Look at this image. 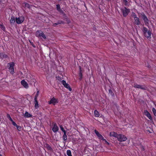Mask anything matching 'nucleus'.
Segmentation results:
<instances>
[{
  "mask_svg": "<svg viewBox=\"0 0 156 156\" xmlns=\"http://www.w3.org/2000/svg\"><path fill=\"white\" fill-rule=\"evenodd\" d=\"M24 4H25V7H27L28 8H30V5L28 3L26 2H24Z\"/></svg>",
  "mask_w": 156,
  "mask_h": 156,
  "instance_id": "30",
  "label": "nucleus"
},
{
  "mask_svg": "<svg viewBox=\"0 0 156 156\" xmlns=\"http://www.w3.org/2000/svg\"><path fill=\"white\" fill-rule=\"evenodd\" d=\"M121 10L123 16L124 17L127 16L129 13L130 12V9H127L126 7H125L121 9Z\"/></svg>",
  "mask_w": 156,
  "mask_h": 156,
  "instance_id": "2",
  "label": "nucleus"
},
{
  "mask_svg": "<svg viewBox=\"0 0 156 156\" xmlns=\"http://www.w3.org/2000/svg\"><path fill=\"white\" fill-rule=\"evenodd\" d=\"M118 135L114 131L111 132L110 133V136H114L117 138Z\"/></svg>",
  "mask_w": 156,
  "mask_h": 156,
  "instance_id": "18",
  "label": "nucleus"
},
{
  "mask_svg": "<svg viewBox=\"0 0 156 156\" xmlns=\"http://www.w3.org/2000/svg\"><path fill=\"white\" fill-rule=\"evenodd\" d=\"M63 21L62 20H59L57 23H55L53 24L52 26L53 27H56L57 25L58 24L63 23Z\"/></svg>",
  "mask_w": 156,
  "mask_h": 156,
  "instance_id": "19",
  "label": "nucleus"
},
{
  "mask_svg": "<svg viewBox=\"0 0 156 156\" xmlns=\"http://www.w3.org/2000/svg\"><path fill=\"white\" fill-rule=\"evenodd\" d=\"M58 98H56L55 97H53L51 98L50 100L48 101L49 104H52L54 105H55L56 104L58 103Z\"/></svg>",
  "mask_w": 156,
  "mask_h": 156,
  "instance_id": "8",
  "label": "nucleus"
},
{
  "mask_svg": "<svg viewBox=\"0 0 156 156\" xmlns=\"http://www.w3.org/2000/svg\"><path fill=\"white\" fill-rule=\"evenodd\" d=\"M45 147L47 148L48 151L51 152L53 151V149L49 144H45Z\"/></svg>",
  "mask_w": 156,
  "mask_h": 156,
  "instance_id": "16",
  "label": "nucleus"
},
{
  "mask_svg": "<svg viewBox=\"0 0 156 156\" xmlns=\"http://www.w3.org/2000/svg\"><path fill=\"white\" fill-rule=\"evenodd\" d=\"M34 101L35 102V108L38 106V102L37 100H34Z\"/></svg>",
  "mask_w": 156,
  "mask_h": 156,
  "instance_id": "35",
  "label": "nucleus"
},
{
  "mask_svg": "<svg viewBox=\"0 0 156 156\" xmlns=\"http://www.w3.org/2000/svg\"><path fill=\"white\" fill-rule=\"evenodd\" d=\"M9 65V67L8 69L9 70L10 73L12 74L14 73V66H15V63L14 62H11L8 63Z\"/></svg>",
  "mask_w": 156,
  "mask_h": 156,
  "instance_id": "4",
  "label": "nucleus"
},
{
  "mask_svg": "<svg viewBox=\"0 0 156 156\" xmlns=\"http://www.w3.org/2000/svg\"><path fill=\"white\" fill-rule=\"evenodd\" d=\"M57 79H58V80H61V78H60V77H58V78H57Z\"/></svg>",
  "mask_w": 156,
  "mask_h": 156,
  "instance_id": "41",
  "label": "nucleus"
},
{
  "mask_svg": "<svg viewBox=\"0 0 156 156\" xmlns=\"http://www.w3.org/2000/svg\"><path fill=\"white\" fill-rule=\"evenodd\" d=\"M94 116L96 117H99L100 115L99 112L97 110H95L94 111Z\"/></svg>",
  "mask_w": 156,
  "mask_h": 156,
  "instance_id": "25",
  "label": "nucleus"
},
{
  "mask_svg": "<svg viewBox=\"0 0 156 156\" xmlns=\"http://www.w3.org/2000/svg\"><path fill=\"white\" fill-rule=\"evenodd\" d=\"M140 148L142 151H143L145 150V149L144 146L142 145H140Z\"/></svg>",
  "mask_w": 156,
  "mask_h": 156,
  "instance_id": "39",
  "label": "nucleus"
},
{
  "mask_svg": "<svg viewBox=\"0 0 156 156\" xmlns=\"http://www.w3.org/2000/svg\"><path fill=\"white\" fill-rule=\"evenodd\" d=\"M0 156H2L1 154H0Z\"/></svg>",
  "mask_w": 156,
  "mask_h": 156,
  "instance_id": "43",
  "label": "nucleus"
},
{
  "mask_svg": "<svg viewBox=\"0 0 156 156\" xmlns=\"http://www.w3.org/2000/svg\"><path fill=\"white\" fill-rule=\"evenodd\" d=\"M8 56L4 53H0V58L3 59L4 58H7Z\"/></svg>",
  "mask_w": 156,
  "mask_h": 156,
  "instance_id": "21",
  "label": "nucleus"
},
{
  "mask_svg": "<svg viewBox=\"0 0 156 156\" xmlns=\"http://www.w3.org/2000/svg\"><path fill=\"white\" fill-rule=\"evenodd\" d=\"M123 2L125 6H129L127 4L128 2L127 0H123Z\"/></svg>",
  "mask_w": 156,
  "mask_h": 156,
  "instance_id": "28",
  "label": "nucleus"
},
{
  "mask_svg": "<svg viewBox=\"0 0 156 156\" xmlns=\"http://www.w3.org/2000/svg\"><path fill=\"white\" fill-rule=\"evenodd\" d=\"M132 16L133 17L134 19L136 17H137V15L136 13L134 12H132Z\"/></svg>",
  "mask_w": 156,
  "mask_h": 156,
  "instance_id": "36",
  "label": "nucleus"
},
{
  "mask_svg": "<svg viewBox=\"0 0 156 156\" xmlns=\"http://www.w3.org/2000/svg\"><path fill=\"white\" fill-rule=\"evenodd\" d=\"M66 154L68 156H72L71 151L70 150H67L66 151Z\"/></svg>",
  "mask_w": 156,
  "mask_h": 156,
  "instance_id": "27",
  "label": "nucleus"
},
{
  "mask_svg": "<svg viewBox=\"0 0 156 156\" xmlns=\"http://www.w3.org/2000/svg\"><path fill=\"white\" fill-rule=\"evenodd\" d=\"M24 20V17L23 16H20L16 18V21L18 24L22 23Z\"/></svg>",
  "mask_w": 156,
  "mask_h": 156,
  "instance_id": "9",
  "label": "nucleus"
},
{
  "mask_svg": "<svg viewBox=\"0 0 156 156\" xmlns=\"http://www.w3.org/2000/svg\"><path fill=\"white\" fill-rule=\"evenodd\" d=\"M117 139L120 142L125 141L127 140L126 137L124 135L122 134H119Z\"/></svg>",
  "mask_w": 156,
  "mask_h": 156,
  "instance_id": "5",
  "label": "nucleus"
},
{
  "mask_svg": "<svg viewBox=\"0 0 156 156\" xmlns=\"http://www.w3.org/2000/svg\"><path fill=\"white\" fill-rule=\"evenodd\" d=\"M134 19L135 24L137 26L139 25L140 23V21L139 18L138 17H136Z\"/></svg>",
  "mask_w": 156,
  "mask_h": 156,
  "instance_id": "15",
  "label": "nucleus"
},
{
  "mask_svg": "<svg viewBox=\"0 0 156 156\" xmlns=\"http://www.w3.org/2000/svg\"><path fill=\"white\" fill-rule=\"evenodd\" d=\"M21 84L26 88H28V85L24 80H22L21 81Z\"/></svg>",
  "mask_w": 156,
  "mask_h": 156,
  "instance_id": "14",
  "label": "nucleus"
},
{
  "mask_svg": "<svg viewBox=\"0 0 156 156\" xmlns=\"http://www.w3.org/2000/svg\"><path fill=\"white\" fill-rule=\"evenodd\" d=\"M56 8L58 12L62 13L63 12V11L61 9L60 5L59 4H57L56 5Z\"/></svg>",
  "mask_w": 156,
  "mask_h": 156,
  "instance_id": "24",
  "label": "nucleus"
},
{
  "mask_svg": "<svg viewBox=\"0 0 156 156\" xmlns=\"http://www.w3.org/2000/svg\"><path fill=\"white\" fill-rule=\"evenodd\" d=\"M61 130L63 132H66V131L64 129L62 125H60L59 126Z\"/></svg>",
  "mask_w": 156,
  "mask_h": 156,
  "instance_id": "34",
  "label": "nucleus"
},
{
  "mask_svg": "<svg viewBox=\"0 0 156 156\" xmlns=\"http://www.w3.org/2000/svg\"><path fill=\"white\" fill-rule=\"evenodd\" d=\"M80 68V72L79 73H78V75L79 77V79L80 80H81L83 78V73L82 72V70L81 69V67L80 66H79Z\"/></svg>",
  "mask_w": 156,
  "mask_h": 156,
  "instance_id": "17",
  "label": "nucleus"
},
{
  "mask_svg": "<svg viewBox=\"0 0 156 156\" xmlns=\"http://www.w3.org/2000/svg\"><path fill=\"white\" fill-rule=\"evenodd\" d=\"M141 15L142 18L143 19L145 25L148 27L149 25V20L148 19L146 15L144 13L141 14Z\"/></svg>",
  "mask_w": 156,
  "mask_h": 156,
  "instance_id": "6",
  "label": "nucleus"
},
{
  "mask_svg": "<svg viewBox=\"0 0 156 156\" xmlns=\"http://www.w3.org/2000/svg\"><path fill=\"white\" fill-rule=\"evenodd\" d=\"M12 122V124L15 126H17V125L16 123L14 122L13 120H12V121H11Z\"/></svg>",
  "mask_w": 156,
  "mask_h": 156,
  "instance_id": "38",
  "label": "nucleus"
},
{
  "mask_svg": "<svg viewBox=\"0 0 156 156\" xmlns=\"http://www.w3.org/2000/svg\"><path fill=\"white\" fill-rule=\"evenodd\" d=\"M133 87L136 88L140 89L143 90H145L147 88V87L145 85H139L137 84L136 83H134Z\"/></svg>",
  "mask_w": 156,
  "mask_h": 156,
  "instance_id": "7",
  "label": "nucleus"
},
{
  "mask_svg": "<svg viewBox=\"0 0 156 156\" xmlns=\"http://www.w3.org/2000/svg\"><path fill=\"white\" fill-rule=\"evenodd\" d=\"M59 130L58 127V126L56 123H53V127L52 128V130L54 133H56Z\"/></svg>",
  "mask_w": 156,
  "mask_h": 156,
  "instance_id": "13",
  "label": "nucleus"
},
{
  "mask_svg": "<svg viewBox=\"0 0 156 156\" xmlns=\"http://www.w3.org/2000/svg\"><path fill=\"white\" fill-rule=\"evenodd\" d=\"M142 31L144 36L147 39H150L151 38V35L152 34L151 31L148 30L145 27H143Z\"/></svg>",
  "mask_w": 156,
  "mask_h": 156,
  "instance_id": "1",
  "label": "nucleus"
},
{
  "mask_svg": "<svg viewBox=\"0 0 156 156\" xmlns=\"http://www.w3.org/2000/svg\"><path fill=\"white\" fill-rule=\"evenodd\" d=\"M35 36L37 37H42L44 39H46V37L45 35L41 30H37L36 32Z\"/></svg>",
  "mask_w": 156,
  "mask_h": 156,
  "instance_id": "3",
  "label": "nucleus"
},
{
  "mask_svg": "<svg viewBox=\"0 0 156 156\" xmlns=\"http://www.w3.org/2000/svg\"><path fill=\"white\" fill-rule=\"evenodd\" d=\"M39 93V91H37L36 94L35 96L34 100H37V98L38 96Z\"/></svg>",
  "mask_w": 156,
  "mask_h": 156,
  "instance_id": "33",
  "label": "nucleus"
},
{
  "mask_svg": "<svg viewBox=\"0 0 156 156\" xmlns=\"http://www.w3.org/2000/svg\"><path fill=\"white\" fill-rule=\"evenodd\" d=\"M0 28L3 31H5V27L2 24H0Z\"/></svg>",
  "mask_w": 156,
  "mask_h": 156,
  "instance_id": "26",
  "label": "nucleus"
},
{
  "mask_svg": "<svg viewBox=\"0 0 156 156\" xmlns=\"http://www.w3.org/2000/svg\"><path fill=\"white\" fill-rule=\"evenodd\" d=\"M32 115L26 111V112L24 115V116L26 118H30L32 117Z\"/></svg>",
  "mask_w": 156,
  "mask_h": 156,
  "instance_id": "23",
  "label": "nucleus"
},
{
  "mask_svg": "<svg viewBox=\"0 0 156 156\" xmlns=\"http://www.w3.org/2000/svg\"><path fill=\"white\" fill-rule=\"evenodd\" d=\"M63 141L66 142L67 139V136L66 135V132L63 133V135L62 136Z\"/></svg>",
  "mask_w": 156,
  "mask_h": 156,
  "instance_id": "20",
  "label": "nucleus"
},
{
  "mask_svg": "<svg viewBox=\"0 0 156 156\" xmlns=\"http://www.w3.org/2000/svg\"><path fill=\"white\" fill-rule=\"evenodd\" d=\"M152 111L153 112L154 115L156 116V110L154 108H152Z\"/></svg>",
  "mask_w": 156,
  "mask_h": 156,
  "instance_id": "32",
  "label": "nucleus"
},
{
  "mask_svg": "<svg viewBox=\"0 0 156 156\" xmlns=\"http://www.w3.org/2000/svg\"><path fill=\"white\" fill-rule=\"evenodd\" d=\"M120 145L121 146H125V144H123L122 143H120Z\"/></svg>",
  "mask_w": 156,
  "mask_h": 156,
  "instance_id": "40",
  "label": "nucleus"
},
{
  "mask_svg": "<svg viewBox=\"0 0 156 156\" xmlns=\"http://www.w3.org/2000/svg\"><path fill=\"white\" fill-rule=\"evenodd\" d=\"M16 127L18 131H20L21 130V127L20 126H18L17 125V126H16Z\"/></svg>",
  "mask_w": 156,
  "mask_h": 156,
  "instance_id": "37",
  "label": "nucleus"
},
{
  "mask_svg": "<svg viewBox=\"0 0 156 156\" xmlns=\"http://www.w3.org/2000/svg\"><path fill=\"white\" fill-rule=\"evenodd\" d=\"M6 116H7V117L8 118V119H9V120L10 121H11L13 120L12 119V118H11L10 115L9 114H7Z\"/></svg>",
  "mask_w": 156,
  "mask_h": 156,
  "instance_id": "31",
  "label": "nucleus"
},
{
  "mask_svg": "<svg viewBox=\"0 0 156 156\" xmlns=\"http://www.w3.org/2000/svg\"><path fill=\"white\" fill-rule=\"evenodd\" d=\"M61 83L64 85L65 87L68 89L70 91H72V88L70 87L68 83H66L65 80H62L61 81Z\"/></svg>",
  "mask_w": 156,
  "mask_h": 156,
  "instance_id": "10",
  "label": "nucleus"
},
{
  "mask_svg": "<svg viewBox=\"0 0 156 156\" xmlns=\"http://www.w3.org/2000/svg\"><path fill=\"white\" fill-rule=\"evenodd\" d=\"M109 94L112 96H113L114 95V93L111 89L109 90Z\"/></svg>",
  "mask_w": 156,
  "mask_h": 156,
  "instance_id": "29",
  "label": "nucleus"
},
{
  "mask_svg": "<svg viewBox=\"0 0 156 156\" xmlns=\"http://www.w3.org/2000/svg\"><path fill=\"white\" fill-rule=\"evenodd\" d=\"M32 46H33V47H35V46L34 45H32Z\"/></svg>",
  "mask_w": 156,
  "mask_h": 156,
  "instance_id": "42",
  "label": "nucleus"
},
{
  "mask_svg": "<svg viewBox=\"0 0 156 156\" xmlns=\"http://www.w3.org/2000/svg\"><path fill=\"white\" fill-rule=\"evenodd\" d=\"M15 21L16 20H15V17L13 16H11L10 21L11 24H13L15 23Z\"/></svg>",
  "mask_w": 156,
  "mask_h": 156,
  "instance_id": "22",
  "label": "nucleus"
},
{
  "mask_svg": "<svg viewBox=\"0 0 156 156\" xmlns=\"http://www.w3.org/2000/svg\"><path fill=\"white\" fill-rule=\"evenodd\" d=\"M94 131L97 136L99 138V139L102 140L105 142H107L106 140L105 139H104V137L102 136L99 133V132L96 129H95Z\"/></svg>",
  "mask_w": 156,
  "mask_h": 156,
  "instance_id": "11",
  "label": "nucleus"
},
{
  "mask_svg": "<svg viewBox=\"0 0 156 156\" xmlns=\"http://www.w3.org/2000/svg\"><path fill=\"white\" fill-rule=\"evenodd\" d=\"M144 114L150 120H151L153 119V118L147 110L144 111Z\"/></svg>",
  "mask_w": 156,
  "mask_h": 156,
  "instance_id": "12",
  "label": "nucleus"
}]
</instances>
